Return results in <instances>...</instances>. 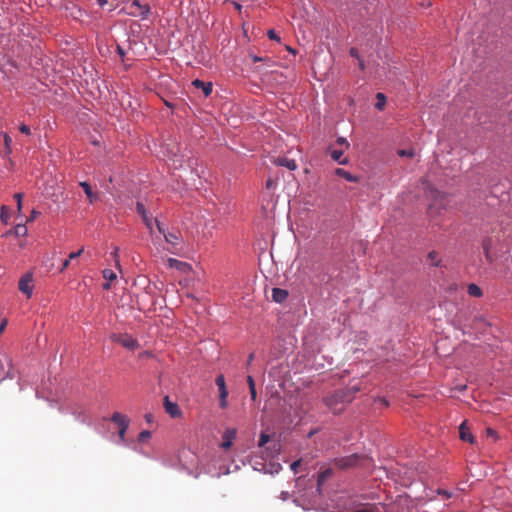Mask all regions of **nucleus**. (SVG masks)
Returning a JSON list of instances; mask_svg holds the SVG:
<instances>
[{
    "mask_svg": "<svg viewBox=\"0 0 512 512\" xmlns=\"http://www.w3.org/2000/svg\"><path fill=\"white\" fill-rule=\"evenodd\" d=\"M425 197L429 200L428 214L438 216L443 210H446L450 203V196L437 190L427 181L422 183Z\"/></svg>",
    "mask_w": 512,
    "mask_h": 512,
    "instance_id": "f257e3e1",
    "label": "nucleus"
},
{
    "mask_svg": "<svg viewBox=\"0 0 512 512\" xmlns=\"http://www.w3.org/2000/svg\"><path fill=\"white\" fill-rule=\"evenodd\" d=\"M352 401V395L350 391L338 390L333 395L328 396L324 399L326 406L334 413H341L346 404Z\"/></svg>",
    "mask_w": 512,
    "mask_h": 512,
    "instance_id": "f03ea898",
    "label": "nucleus"
},
{
    "mask_svg": "<svg viewBox=\"0 0 512 512\" xmlns=\"http://www.w3.org/2000/svg\"><path fill=\"white\" fill-rule=\"evenodd\" d=\"M335 465L339 469H350L356 466H367L371 463V459L366 455L352 454L345 457L336 458Z\"/></svg>",
    "mask_w": 512,
    "mask_h": 512,
    "instance_id": "7ed1b4c3",
    "label": "nucleus"
},
{
    "mask_svg": "<svg viewBox=\"0 0 512 512\" xmlns=\"http://www.w3.org/2000/svg\"><path fill=\"white\" fill-rule=\"evenodd\" d=\"M111 421L118 425L119 431L118 436L121 441L125 440V434L129 426V420L126 416L122 415L119 412H114Z\"/></svg>",
    "mask_w": 512,
    "mask_h": 512,
    "instance_id": "20e7f679",
    "label": "nucleus"
},
{
    "mask_svg": "<svg viewBox=\"0 0 512 512\" xmlns=\"http://www.w3.org/2000/svg\"><path fill=\"white\" fill-rule=\"evenodd\" d=\"M130 15L139 16L142 19H146L150 13L149 5H142L139 0H132L129 5Z\"/></svg>",
    "mask_w": 512,
    "mask_h": 512,
    "instance_id": "39448f33",
    "label": "nucleus"
},
{
    "mask_svg": "<svg viewBox=\"0 0 512 512\" xmlns=\"http://www.w3.org/2000/svg\"><path fill=\"white\" fill-rule=\"evenodd\" d=\"M215 383L219 390L220 407L222 409H225L228 406V402H227L228 390L226 388L224 376L222 374L218 375L215 379Z\"/></svg>",
    "mask_w": 512,
    "mask_h": 512,
    "instance_id": "423d86ee",
    "label": "nucleus"
},
{
    "mask_svg": "<svg viewBox=\"0 0 512 512\" xmlns=\"http://www.w3.org/2000/svg\"><path fill=\"white\" fill-rule=\"evenodd\" d=\"M19 290L28 298L31 297L33 292V277L30 273H26L19 280Z\"/></svg>",
    "mask_w": 512,
    "mask_h": 512,
    "instance_id": "0eeeda50",
    "label": "nucleus"
},
{
    "mask_svg": "<svg viewBox=\"0 0 512 512\" xmlns=\"http://www.w3.org/2000/svg\"><path fill=\"white\" fill-rule=\"evenodd\" d=\"M113 340L119 344H121L123 347L127 348V349H130V350H134L138 347V342L136 339H134L132 336L130 335H127V334H119V335H115L113 337Z\"/></svg>",
    "mask_w": 512,
    "mask_h": 512,
    "instance_id": "6e6552de",
    "label": "nucleus"
},
{
    "mask_svg": "<svg viewBox=\"0 0 512 512\" xmlns=\"http://www.w3.org/2000/svg\"><path fill=\"white\" fill-rule=\"evenodd\" d=\"M164 408L166 413H168L172 418L180 417L181 411L179 406L175 402H171L168 396L164 397Z\"/></svg>",
    "mask_w": 512,
    "mask_h": 512,
    "instance_id": "1a4fd4ad",
    "label": "nucleus"
},
{
    "mask_svg": "<svg viewBox=\"0 0 512 512\" xmlns=\"http://www.w3.org/2000/svg\"><path fill=\"white\" fill-rule=\"evenodd\" d=\"M493 240L491 237H486L482 241V248L485 258L488 262L492 263L495 260V255L492 254Z\"/></svg>",
    "mask_w": 512,
    "mask_h": 512,
    "instance_id": "9d476101",
    "label": "nucleus"
},
{
    "mask_svg": "<svg viewBox=\"0 0 512 512\" xmlns=\"http://www.w3.org/2000/svg\"><path fill=\"white\" fill-rule=\"evenodd\" d=\"M164 239L165 241L172 245L173 247H177L180 245L182 241L181 233L178 230L175 231H167L164 233Z\"/></svg>",
    "mask_w": 512,
    "mask_h": 512,
    "instance_id": "9b49d317",
    "label": "nucleus"
},
{
    "mask_svg": "<svg viewBox=\"0 0 512 512\" xmlns=\"http://www.w3.org/2000/svg\"><path fill=\"white\" fill-rule=\"evenodd\" d=\"M236 434V429H227L223 435V443L221 446L224 449H229L232 446L233 439L236 438Z\"/></svg>",
    "mask_w": 512,
    "mask_h": 512,
    "instance_id": "f8f14e48",
    "label": "nucleus"
},
{
    "mask_svg": "<svg viewBox=\"0 0 512 512\" xmlns=\"http://www.w3.org/2000/svg\"><path fill=\"white\" fill-rule=\"evenodd\" d=\"M459 436H460V439L462 441H467L469 443H473L474 442L473 435L470 433L469 429L466 427V421H464L459 426Z\"/></svg>",
    "mask_w": 512,
    "mask_h": 512,
    "instance_id": "ddd939ff",
    "label": "nucleus"
},
{
    "mask_svg": "<svg viewBox=\"0 0 512 512\" xmlns=\"http://www.w3.org/2000/svg\"><path fill=\"white\" fill-rule=\"evenodd\" d=\"M192 84L194 87L201 89L206 97L212 93V84L210 82H203L199 79H195Z\"/></svg>",
    "mask_w": 512,
    "mask_h": 512,
    "instance_id": "4468645a",
    "label": "nucleus"
},
{
    "mask_svg": "<svg viewBox=\"0 0 512 512\" xmlns=\"http://www.w3.org/2000/svg\"><path fill=\"white\" fill-rule=\"evenodd\" d=\"M288 297V292L281 288L272 289V299L277 303H282Z\"/></svg>",
    "mask_w": 512,
    "mask_h": 512,
    "instance_id": "2eb2a0df",
    "label": "nucleus"
},
{
    "mask_svg": "<svg viewBox=\"0 0 512 512\" xmlns=\"http://www.w3.org/2000/svg\"><path fill=\"white\" fill-rule=\"evenodd\" d=\"M79 185L83 188L90 203H93L98 199L97 194L92 191L91 186L87 182H85V181L80 182Z\"/></svg>",
    "mask_w": 512,
    "mask_h": 512,
    "instance_id": "dca6fc26",
    "label": "nucleus"
},
{
    "mask_svg": "<svg viewBox=\"0 0 512 512\" xmlns=\"http://www.w3.org/2000/svg\"><path fill=\"white\" fill-rule=\"evenodd\" d=\"M28 233V229L24 224H17L13 230H10L4 234V236L14 234L17 237L26 236Z\"/></svg>",
    "mask_w": 512,
    "mask_h": 512,
    "instance_id": "f3484780",
    "label": "nucleus"
},
{
    "mask_svg": "<svg viewBox=\"0 0 512 512\" xmlns=\"http://www.w3.org/2000/svg\"><path fill=\"white\" fill-rule=\"evenodd\" d=\"M4 142V153H5V156L9 155L10 152H11V142H12V139L10 138V136L6 133H0V142Z\"/></svg>",
    "mask_w": 512,
    "mask_h": 512,
    "instance_id": "a211bd4d",
    "label": "nucleus"
},
{
    "mask_svg": "<svg viewBox=\"0 0 512 512\" xmlns=\"http://www.w3.org/2000/svg\"><path fill=\"white\" fill-rule=\"evenodd\" d=\"M333 475V470L331 468L324 469L318 475V485H322L325 481H327Z\"/></svg>",
    "mask_w": 512,
    "mask_h": 512,
    "instance_id": "6ab92c4d",
    "label": "nucleus"
},
{
    "mask_svg": "<svg viewBox=\"0 0 512 512\" xmlns=\"http://www.w3.org/2000/svg\"><path fill=\"white\" fill-rule=\"evenodd\" d=\"M336 174L340 177H343L344 179H346L347 181L349 182H356L357 181V177H355L354 175H352L351 173L343 170V169H337L336 170Z\"/></svg>",
    "mask_w": 512,
    "mask_h": 512,
    "instance_id": "aec40b11",
    "label": "nucleus"
},
{
    "mask_svg": "<svg viewBox=\"0 0 512 512\" xmlns=\"http://www.w3.org/2000/svg\"><path fill=\"white\" fill-rule=\"evenodd\" d=\"M428 260L432 266H439L441 263V259L439 254L436 251H431L428 254Z\"/></svg>",
    "mask_w": 512,
    "mask_h": 512,
    "instance_id": "412c9836",
    "label": "nucleus"
},
{
    "mask_svg": "<svg viewBox=\"0 0 512 512\" xmlns=\"http://www.w3.org/2000/svg\"><path fill=\"white\" fill-rule=\"evenodd\" d=\"M468 294L473 297H480L482 296V290L479 286L472 283L468 286Z\"/></svg>",
    "mask_w": 512,
    "mask_h": 512,
    "instance_id": "4be33fe9",
    "label": "nucleus"
},
{
    "mask_svg": "<svg viewBox=\"0 0 512 512\" xmlns=\"http://www.w3.org/2000/svg\"><path fill=\"white\" fill-rule=\"evenodd\" d=\"M377 102L375 104L376 109L383 110L386 105V97L383 93H377L376 95Z\"/></svg>",
    "mask_w": 512,
    "mask_h": 512,
    "instance_id": "5701e85b",
    "label": "nucleus"
},
{
    "mask_svg": "<svg viewBox=\"0 0 512 512\" xmlns=\"http://www.w3.org/2000/svg\"><path fill=\"white\" fill-rule=\"evenodd\" d=\"M0 218H1V221L4 223V224H7L9 219H10V214H9V211L7 209L6 206H2L1 207V213H0Z\"/></svg>",
    "mask_w": 512,
    "mask_h": 512,
    "instance_id": "b1692460",
    "label": "nucleus"
},
{
    "mask_svg": "<svg viewBox=\"0 0 512 512\" xmlns=\"http://www.w3.org/2000/svg\"><path fill=\"white\" fill-rule=\"evenodd\" d=\"M103 277L108 280L109 282L113 281L116 279V273L113 272L112 270L110 269H105L103 270Z\"/></svg>",
    "mask_w": 512,
    "mask_h": 512,
    "instance_id": "393cba45",
    "label": "nucleus"
},
{
    "mask_svg": "<svg viewBox=\"0 0 512 512\" xmlns=\"http://www.w3.org/2000/svg\"><path fill=\"white\" fill-rule=\"evenodd\" d=\"M396 154L398 157H414L413 151L407 149H398Z\"/></svg>",
    "mask_w": 512,
    "mask_h": 512,
    "instance_id": "a878e982",
    "label": "nucleus"
},
{
    "mask_svg": "<svg viewBox=\"0 0 512 512\" xmlns=\"http://www.w3.org/2000/svg\"><path fill=\"white\" fill-rule=\"evenodd\" d=\"M342 155H343V150H340V149H331L330 150V156H331L332 160H339Z\"/></svg>",
    "mask_w": 512,
    "mask_h": 512,
    "instance_id": "bb28decb",
    "label": "nucleus"
},
{
    "mask_svg": "<svg viewBox=\"0 0 512 512\" xmlns=\"http://www.w3.org/2000/svg\"><path fill=\"white\" fill-rule=\"evenodd\" d=\"M280 166H284L290 171H294L297 169V163L296 162H276Z\"/></svg>",
    "mask_w": 512,
    "mask_h": 512,
    "instance_id": "cd10ccee",
    "label": "nucleus"
},
{
    "mask_svg": "<svg viewBox=\"0 0 512 512\" xmlns=\"http://www.w3.org/2000/svg\"><path fill=\"white\" fill-rule=\"evenodd\" d=\"M136 211L141 217L148 214L144 204L141 202H137Z\"/></svg>",
    "mask_w": 512,
    "mask_h": 512,
    "instance_id": "c85d7f7f",
    "label": "nucleus"
},
{
    "mask_svg": "<svg viewBox=\"0 0 512 512\" xmlns=\"http://www.w3.org/2000/svg\"><path fill=\"white\" fill-rule=\"evenodd\" d=\"M270 440V437L269 435L265 434V433H261L260 435V438H259V442H258V446L259 447H264Z\"/></svg>",
    "mask_w": 512,
    "mask_h": 512,
    "instance_id": "c756f323",
    "label": "nucleus"
},
{
    "mask_svg": "<svg viewBox=\"0 0 512 512\" xmlns=\"http://www.w3.org/2000/svg\"><path fill=\"white\" fill-rule=\"evenodd\" d=\"M142 220L146 227L150 230V233H152V218L149 216V214L142 216Z\"/></svg>",
    "mask_w": 512,
    "mask_h": 512,
    "instance_id": "7c9ffc66",
    "label": "nucleus"
},
{
    "mask_svg": "<svg viewBox=\"0 0 512 512\" xmlns=\"http://www.w3.org/2000/svg\"><path fill=\"white\" fill-rule=\"evenodd\" d=\"M14 198L15 200L17 201V210L20 212L21 209H22V198H23V194L21 193H16L14 195Z\"/></svg>",
    "mask_w": 512,
    "mask_h": 512,
    "instance_id": "2f4dec72",
    "label": "nucleus"
},
{
    "mask_svg": "<svg viewBox=\"0 0 512 512\" xmlns=\"http://www.w3.org/2000/svg\"><path fill=\"white\" fill-rule=\"evenodd\" d=\"M150 436H151V433H150L149 431H147V430H144V431H142V432L139 434V436H138V440H139L140 442H143V441L147 440L148 438H150Z\"/></svg>",
    "mask_w": 512,
    "mask_h": 512,
    "instance_id": "473e14b6",
    "label": "nucleus"
},
{
    "mask_svg": "<svg viewBox=\"0 0 512 512\" xmlns=\"http://www.w3.org/2000/svg\"><path fill=\"white\" fill-rule=\"evenodd\" d=\"M83 251H84V248H81V249H79V250H78V251H76V252H71V253L69 254L68 258H69L70 260L77 259V258H78L82 253H83Z\"/></svg>",
    "mask_w": 512,
    "mask_h": 512,
    "instance_id": "72a5a7b5",
    "label": "nucleus"
},
{
    "mask_svg": "<svg viewBox=\"0 0 512 512\" xmlns=\"http://www.w3.org/2000/svg\"><path fill=\"white\" fill-rule=\"evenodd\" d=\"M19 130H20L21 133H23L25 135H30L31 134L30 127L25 125V124L20 125Z\"/></svg>",
    "mask_w": 512,
    "mask_h": 512,
    "instance_id": "f704fd0d",
    "label": "nucleus"
},
{
    "mask_svg": "<svg viewBox=\"0 0 512 512\" xmlns=\"http://www.w3.org/2000/svg\"><path fill=\"white\" fill-rule=\"evenodd\" d=\"M155 224H156V227H157V230L159 231V233L164 236V233L167 232L166 229L164 228V226L157 219H155Z\"/></svg>",
    "mask_w": 512,
    "mask_h": 512,
    "instance_id": "c9c22d12",
    "label": "nucleus"
},
{
    "mask_svg": "<svg viewBox=\"0 0 512 512\" xmlns=\"http://www.w3.org/2000/svg\"><path fill=\"white\" fill-rule=\"evenodd\" d=\"M267 35L268 37L271 39V40H276V41H280V38L277 36V34L275 33L274 30H269L267 32Z\"/></svg>",
    "mask_w": 512,
    "mask_h": 512,
    "instance_id": "e433bc0d",
    "label": "nucleus"
},
{
    "mask_svg": "<svg viewBox=\"0 0 512 512\" xmlns=\"http://www.w3.org/2000/svg\"><path fill=\"white\" fill-rule=\"evenodd\" d=\"M40 215V212L36 211V210H33L31 212V215L27 218V222H31L33 221L34 219H36L38 216Z\"/></svg>",
    "mask_w": 512,
    "mask_h": 512,
    "instance_id": "4c0bfd02",
    "label": "nucleus"
},
{
    "mask_svg": "<svg viewBox=\"0 0 512 512\" xmlns=\"http://www.w3.org/2000/svg\"><path fill=\"white\" fill-rule=\"evenodd\" d=\"M275 185L276 184H275V181L273 179H271V178L267 179V181H266V188L267 189H273V188H275Z\"/></svg>",
    "mask_w": 512,
    "mask_h": 512,
    "instance_id": "58836bf2",
    "label": "nucleus"
},
{
    "mask_svg": "<svg viewBox=\"0 0 512 512\" xmlns=\"http://www.w3.org/2000/svg\"><path fill=\"white\" fill-rule=\"evenodd\" d=\"M350 55L354 58L360 59L359 52L356 48H351L349 51Z\"/></svg>",
    "mask_w": 512,
    "mask_h": 512,
    "instance_id": "ea45409f",
    "label": "nucleus"
},
{
    "mask_svg": "<svg viewBox=\"0 0 512 512\" xmlns=\"http://www.w3.org/2000/svg\"><path fill=\"white\" fill-rule=\"evenodd\" d=\"M168 262H169L170 267H174V266L182 264L180 261H178L174 258H169Z\"/></svg>",
    "mask_w": 512,
    "mask_h": 512,
    "instance_id": "a19ab883",
    "label": "nucleus"
},
{
    "mask_svg": "<svg viewBox=\"0 0 512 512\" xmlns=\"http://www.w3.org/2000/svg\"><path fill=\"white\" fill-rule=\"evenodd\" d=\"M249 391H250L251 399L253 401H255L256 397H257L256 387L249 388Z\"/></svg>",
    "mask_w": 512,
    "mask_h": 512,
    "instance_id": "79ce46f5",
    "label": "nucleus"
},
{
    "mask_svg": "<svg viewBox=\"0 0 512 512\" xmlns=\"http://www.w3.org/2000/svg\"><path fill=\"white\" fill-rule=\"evenodd\" d=\"M247 383L249 388L255 387V381L251 375L247 376Z\"/></svg>",
    "mask_w": 512,
    "mask_h": 512,
    "instance_id": "37998d69",
    "label": "nucleus"
},
{
    "mask_svg": "<svg viewBox=\"0 0 512 512\" xmlns=\"http://www.w3.org/2000/svg\"><path fill=\"white\" fill-rule=\"evenodd\" d=\"M347 391H350L352 398L354 397V394L357 393L360 389L357 386H352L350 388L346 389Z\"/></svg>",
    "mask_w": 512,
    "mask_h": 512,
    "instance_id": "c03bdc74",
    "label": "nucleus"
},
{
    "mask_svg": "<svg viewBox=\"0 0 512 512\" xmlns=\"http://www.w3.org/2000/svg\"><path fill=\"white\" fill-rule=\"evenodd\" d=\"M486 432H487V436H488V437H492V438H494V439L496 438V434H497V433H496V431H495V430H493V429H491V428H487Z\"/></svg>",
    "mask_w": 512,
    "mask_h": 512,
    "instance_id": "a18cd8bd",
    "label": "nucleus"
},
{
    "mask_svg": "<svg viewBox=\"0 0 512 512\" xmlns=\"http://www.w3.org/2000/svg\"><path fill=\"white\" fill-rule=\"evenodd\" d=\"M259 471H263L264 473H272V469H268L266 464H262L261 468H256Z\"/></svg>",
    "mask_w": 512,
    "mask_h": 512,
    "instance_id": "49530a36",
    "label": "nucleus"
},
{
    "mask_svg": "<svg viewBox=\"0 0 512 512\" xmlns=\"http://www.w3.org/2000/svg\"><path fill=\"white\" fill-rule=\"evenodd\" d=\"M112 256L115 259L116 265L119 266V260H118V248L116 247L114 251L112 252Z\"/></svg>",
    "mask_w": 512,
    "mask_h": 512,
    "instance_id": "de8ad7c7",
    "label": "nucleus"
},
{
    "mask_svg": "<svg viewBox=\"0 0 512 512\" xmlns=\"http://www.w3.org/2000/svg\"><path fill=\"white\" fill-rule=\"evenodd\" d=\"M70 261H71V260L68 258V259H66V260L63 262L62 267H61V269H60V271H61V272H63L66 268H68V266H69V264H70Z\"/></svg>",
    "mask_w": 512,
    "mask_h": 512,
    "instance_id": "09e8293b",
    "label": "nucleus"
},
{
    "mask_svg": "<svg viewBox=\"0 0 512 512\" xmlns=\"http://www.w3.org/2000/svg\"><path fill=\"white\" fill-rule=\"evenodd\" d=\"M376 401L379 402L384 407H387L389 405L388 401L385 398H378Z\"/></svg>",
    "mask_w": 512,
    "mask_h": 512,
    "instance_id": "8fccbe9b",
    "label": "nucleus"
},
{
    "mask_svg": "<svg viewBox=\"0 0 512 512\" xmlns=\"http://www.w3.org/2000/svg\"><path fill=\"white\" fill-rule=\"evenodd\" d=\"M300 465V460L298 461H294L292 464H291V469L296 472L297 471V467Z\"/></svg>",
    "mask_w": 512,
    "mask_h": 512,
    "instance_id": "3c124183",
    "label": "nucleus"
},
{
    "mask_svg": "<svg viewBox=\"0 0 512 512\" xmlns=\"http://www.w3.org/2000/svg\"><path fill=\"white\" fill-rule=\"evenodd\" d=\"M272 468H275V471L278 472L281 469V465L279 463H270L269 464Z\"/></svg>",
    "mask_w": 512,
    "mask_h": 512,
    "instance_id": "603ef678",
    "label": "nucleus"
},
{
    "mask_svg": "<svg viewBox=\"0 0 512 512\" xmlns=\"http://www.w3.org/2000/svg\"><path fill=\"white\" fill-rule=\"evenodd\" d=\"M358 65H359V68L361 70H364L365 69V64H364V61L360 58L358 59Z\"/></svg>",
    "mask_w": 512,
    "mask_h": 512,
    "instance_id": "864d4df0",
    "label": "nucleus"
},
{
    "mask_svg": "<svg viewBox=\"0 0 512 512\" xmlns=\"http://www.w3.org/2000/svg\"><path fill=\"white\" fill-rule=\"evenodd\" d=\"M254 360V353H251L249 356H248V359H247V365H250L252 363V361Z\"/></svg>",
    "mask_w": 512,
    "mask_h": 512,
    "instance_id": "5fc2aeb1",
    "label": "nucleus"
},
{
    "mask_svg": "<svg viewBox=\"0 0 512 512\" xmlns=\"http://www.w3.org/2000/svg\"><path fill=\"white\" fill-rule=\"evenodd\" d=\"M438 492H439V494H443L446 498H450L451 497V493H449L447 491L439 490Z\"/></svg>",
    "mask_w": 512,
    "mask_h": 512,
    "instance_id": "6e6d98bb",
    "label": "nucleus"
},
{
    "mask_svg": "<svg viewBox=\"0 0 512 512\" xmlns=\"http://www.w3.org/2000/svg\"><path fill=\"white\" fill-rule=\"evenodd\" d=\"M338 142L340 145H345V147H348V143L344 138L339 139Z\"/></svg>",
    "mask_w": 512,
    "mask_h": 512,
    "instance_id": "4d7b16f0",
    "label": "nucleus"
},
{
    "mask_svg": "<svg viewBox=\"0 0 512 512\" xmlns=\"http://www.w3.org/2000/svg\"><path fill=\"white\" fill-rule=\"evenodd\" d=\"M117 51H118V54H119L121 57H123V56H124V50H123L120 46H118V47H117Z\"/></svg>",
    "mask_w": 512,
    "mask_h": 512,
    "instance_id": "13d9d810",
    "label": "nucleus"
},
{
    "mask_svg": "<svg viewBox=\"0 0 512 512\" xmlns=\"http://www.w3.org/2000/svg\"><path fill=\"white\" fill-rule=\"evenodd\" d=\"M5 326H6V320H4L1 325H0V333H2V331L5 329Z\"/></svg>",
    "mask_w": 512,
    "mask_h": 512,
    "instance_id": "bf43d9fd",
    "label": "nucleus"
},
{
    "mask_svg": "<svg viewBox=\"0 0 512 512\" xmlns=\"http://www.w3.org/2000/svg\"><path fill=\"white\" fill-rule=\"evenodd\" d=\"M103 289H105V290L110 289V282L109 281L103 284Z\"/></svg>",
    "mask_w": 512,
    "mask_h": 512,
    "instance_id": "052dcab7",
    "label": "nucleus"
},
{
    "mask_svg": "<svg viewBox=\"0 0 512 512\" xmlns=\"http://www.w3.org/2000/svg\"><path fill=\"white\" fill-rule=\"evenodd\" d=\"M145 419H146V421H147V422H151V420H152V415H151V414H146V415H145Z\"/></svg>",
    "mask_w": 512,
    "mask_h": 512,
    "instance_id": "680f3d73",
    "label": "nucleus"
},
{
    "mask_svg": "<svg viewBox=\"0 0 512 512\" xmlns=\"http://www.w3.org/2000/svg\"><path fill=\"white\" fill-rule=\"evenodd\" d=\"M97 2L100 6H104L107 3L106 0H97Z\"/></svg>",
    "mask_w": 512,
    "mask_h": 512,
    "instance_id": "e2e57ef3",
    "label": "nucleus"
},
{
    "mask_svg": "<svg viewBox=\"0 0 512 512\" xmlns=\"http://www.w3.org/2000/svg\"><path fill=\"white\" fill-rule=\"evenodd\" d=\"M253 61L254 62L262 61V58H260L258 56H253Z\"/></svg>",
    "mask_w": 512,
    "mask_h": 512,
    "instance_id": "0e129e2a",
    "label": "nucleus"
},
{
    "mask_svg": "<svg viewBox=\"0 0 512 512\" xmlns=\"http://www.w3.org/2000/svg\"><path fill=\"white\" fill-rule=\"evenodd\" d=\"M270 455L267 453L266 457H263V460H266V458H269Z\"/></svg>",
    "mask_w": 512,
    "mask_h": 512,
    "instance_id": "69168bd1",
    "label": "nucleus"
},
{
    "mask_svg": "<svg viewBox=\"0 0 512 512\" xmlns=\"http://www.w3.org/2000/svg\"><path fill=\"white\" fill-rule=\"evenodd\" d=\"M270 455L267 453L266 457H263V460H266V458H269Z\"/></svg>",
    "mask_w": 512,
    "mask_h": 512,
    "instance_id": "338daca9",
    "label": "nucleus"
},
{
    "mask_svg": "<svg viewBox=\"0 0 512 512\" xmlns=\"http://www.w3.org/2000/svg\"><path fill=\"white\" fill-rule=\"evenodd\" d=\"M274 451L277 452L278 448H276V445H274Z\"/></svg>",
    "mask_w": 512,
    "mask_h": 512,
    "instance_id": "774afa93",
    "label": "nucleus"
}]
</instances>
